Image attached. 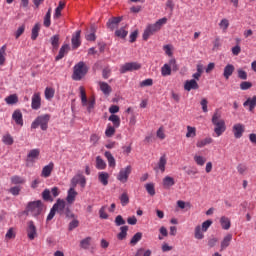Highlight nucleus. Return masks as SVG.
I'll return each mask as SVG.
<instances>
[{"label": "nucleus", "mask_w": 256, "mask_h": 256, "mask_svg": "<svg viewBox=\"0 0 256 256\" xmlns=\"http://www.w3.org/2000/svg\"><path fill=\"white\" fill-rule=\"evenodd\" d=\"M73 49H79L81 47V30H77L72 36Z\"/></svg>", "instance_id": "6ab92c4d"}, {"label": "nucleus", "mask_w": 256, "mask_h": 256, "mask_svg": "<svg viewBox=\"0 0 256 256\" xmlns=\"http://www.w3.org/2000/svg\"><path fill=\"white\" fill-rule=\"evenodd\" d=\"M88 71L89 67L87 66V64H85V62L83 61H80L75 64L73 68L72 79L74 81H81V79H83L87 75Z\"/></svg>", "instance_id": "20e7f679"}, {"label": "nucleus", "mask_w": 256, "mask_h": 256, "mask_svg": "<svg viewBox=\"0 0 256 256\" xmlns=\"http://www.w3.org/2000/svg\"><path fill=\"white\" fill-rule=\"evenodd\" d=\"M44 27H51V8L48 9L46 15L44 16Z\"/></svg>", "instance_id": "a18cd8bd"}, {"label": "nucleus", "mask_w": 256, "mask_h": 256, "mask_svg": "<svg viewBox=\"0 0 256 256\" xmlns=\"http://www.w3.org/2000/svg\"><path fill=\"white\" fill-rule=\"evenodd\" d=\"M143 239V233L137 232L130 240V245L135 246L139 241Z\"/></svg>", "instance_id": "c03bdc74"}, {"label": "nucleus", "mask_w": 256, "mask_h": 256, "mask_svg": "<svg viewBox=\"0 0 256 256\" xmlns=\"http://www.w3.org/2000/svg\"><path fill=\"white\" fill-rule=\"evenodd\" d=\"M194 161H195L196 165H198L199 167H203V165H205V163H207V158H205L202 155L196 154V155H194Z\"/></svg>", "instance_id": "79ce46f5"}, {"label": "nucleus", "mask_w": 256, "mask_h": 256, "mask_svg": "<svg viewBox=\"0 0 256 256\" xmlns=\"http://www.w3.org/2000/svg\"><path fill=\"white\" fill-rule=\"evenodd\" d=\"M208 101H207V98H203L200 102V105L202 107V111L203 113H207L209 111V109L207 108V105H208Z\"/></svg>", "instance_id": "69168bd1"}, {"label": "nucleus", "mask_w": 256, "mask_h": 256, "mask_svg": "<svg viewBox=\"0 0 256 256\" xmlns=\"http://www.w3.org/2000/svg\"><path fill=\"white\" fill-rule=\"evenodd\" d=\"M6 57H7V44H4L0 48V65H5Z\"/></svg>", "instance_id": "58836bf2"}, {"label": "nucleus", "mask_w": 256, "mask_h": 256, "mask_svg": "<svg viewBox=\"0 0 256 256\" xmlns=\"http://www.w3.org/2000/svg\"><path fill=\"white\" fill-rule=\"evenodd\" d=\"M31 108L34 111L41 109V92H35L31 98Z\"/></svg>", "instance_id": "4468645a"}, {"label": "nucleus", "mask_w": 256, "mask_h": 256, "mask_svg": "<svg viewBox=\"0 0 256 256\" xmlns=\"http://www.w3.org/2000/svg\"><path fill=\"white\" fill-rule=\"evenodd\" d=\"M104 156L108 161L109 167H111L112 169H115V167H117V162L115 161V157H113V154H111L109 151H106L104 153Z\"/></svg>", "instance_id": "c756f323"}, {"label": "nucleus", "mask_w": 256, "mask_h": 256, "mask_svg": "<svg viewBox=\"0 0 256 256\" xmlns=\"http://www.w3.org/2000/svg\"><path fill=\"white\" fill-rule=\"evenodd\" d=\"M115 129L116 128L114 126L108 124L105 130L106 137H113L115 135Z\"/></svg>", "instance_id": "8fccbe9b"}, {"label": "nucleus", "mask_w": 256, "mask_h": 256, "mask_svg": "<svg viewBox=\"0 0 256 256\" xmlns=\"http://www.w3.org/2000/svg\"><path fill=\"white\" fill-rule=\"evenodd\" d=\"M98 181L104 187H107V185H109V173H107V172H99L98 173Z\"/></svg>", "instance_id": "bb28decb"}, {"label": "nucleus", "mask_w": 256, "mask_h": 256, "mask_svg": "<svg viewBox=\"0 0 256 256\" xmlns=\"http://www.w3.org/2000/svg\"><path fill=\"white\" fill-rule=\"evenodd\" d=\"M51 119V115L44 114L38 116L31 124V129H37V127H41L42 131H47L49 127V120Z\"/></svg>", "instance_id": "0eeeda50"}, {"label": "nucleus", "mask_w": 256, "mask_h": 256, "mask_svg": "<svg viewBox=\"0 0 256 256\" xmlns=\"http://www.w3.org/2000/svg\"><path fill=\"white\" fill-rule=\"evenodd\" d=\"M100 219H109V214H107V206H102L99 210Z\"/></svg>", "instance_id": "3c124183"}, {"label": "nucleus", "mask_w": 256, "mask_h": 256, "mask_svg": "<svg viewBox=\"0 0 256 256\" xmlns=\"http://www.w3.org/2000/svg\"><path fill=\"white\" fill-rule=\"evenodd\" d=\"M121 20V17H113L109 19L107 22L108 29H110V31H114V29H117V27H119V23H121Z\"/></svg>", "instance_id": "412c9836"}, {"label": "nucleus", "mask_w": 256, "mask_h": 256, "mask_svg": "<svg viewBox=\"0 0 256 256\" xmlns=\"http://www.w3.org/2000/svg\"><path fill=\"white\" fill-rule=\"evenodd\" d=\"M166 167H167V156L164 154L159 158V161L157 163V169L158 171H161V173H165Z\"/></svg>", "instance_id": "5701e85b"}, {"label": "nucleus", "mask_w": 256, "mask_h": 256, "mask_svg": "<svg viewBox=\"0 0 256 256\" xmlns=\"http://www.w3.org/2000/svg\"><path fill=\"white\" fill-rule=\"evenodd\" d=\"M2 141L5 145H13V137L10 134L4 135Z\"/></svg>", "instance_id": "6e6d98bb"}, {"label": "nucleus", "mask_w": 256, "mask_h": 256, "mask_svg": "<svg viewBox=\"0 0 256 256\" xmlns=\"http://www.w3.org/2000/svg\"><path fill=\"white\" fill-rule=\"evenodd\" d=\"M231 241H233V234H227L224 236L220 243V251H225V249L231 245Z\"/></svg>", "instance_id": "aec40b11"}, {"label": "nucleus", "mask_w": 256, "mask_h": 256, "mask_svg": "<svg viewBox=\"0 0 256 256\" xmlns=\"http://www.w3.org/2000/svg\"><path fill=\"white\" fill-rule=\"evenodd\" d=\"M235 72V66H233L232 64H227L224 67V72H223V76L226 79H229V77H231V75H233V73Z\"/></svg>", "instance_id": "2f4dec72"}, {"label": "nucleus", "mask_w": 256, "mask_h": 256, "mask_svg": "<svg viewBox=\"0 0 256 256\" xmlns=\"http://www.w3.org/2000/svg\"><path fill=\"white\" fill-rule=\"evenodd\" d=\"M141 64L138 62H128L120 66V73H127L129 71H139Z\"/></svg>", "instance_id": "9b49d317"}, {"label": "nucleus", "mask_w": 256, "mask_h": 256, "mask_svg": "<svg viewBox=\"0 0 256 256\" xmlns=\"http://www.w3.org/2000/svg\"><path fill=\"white\" fill-rule=\"evenodd\" d=\"M51 45L54 47V49H57V47H59V35H54L51 38Z\"/></svg>", "instance_id": "0e129e2a"}, {"label": "nucleus", "mask_w": 256, "mask_h": 256, "mask_svg": "<svg viewBox=\"0 0 256 256\" xmlns=\"http://www.w3.org/2000/svg\"><path fill=\"white\" fill-rule=\"evenodd\" d=\"M44 97L47 101H51L55 97V89L53 87H46L44 90Z\"/></svg>", "instance_id": "473e14b6"}, {"label": "nucleus", "mask_w": 256, "mask_h": 256, "mask_svg": "<svg viewBox=\"0 0 256 256\" xmlns=\"http://www.w3.org/2000/svg\"><path fill=\"white\" fill-rule=\"evenodd\" d=\"M153 85V79L148 78L140 82V87H151Z\"/></svg>", "instance_id": "680f3d73"}, {"label": "nucleus", "mask_w": 256, "mask_h": 256, "mask_svg": "<svg viewBox=\"0 0 256 256\" xmlns=\"http://www.w3.org/2000/svg\"><path fill=\"white\" fill-rule=\"evenodd\" d=\"M211 225H213V221L211 220H206L202 223V225H197L194 229L195 239H198V241H201V239H205L204 233H207Z\"/></svg>", "instance_id": "423d86ee"}, {"label": "nucleus", "mask_w": 256, "mask_h": 256, "mask_svg": "<svg viewBox=\"0 0 256 256\" xmlns=\"http://www.w3.org/2000/svg\"><path fill=\"white\" fill-rule=\"evenodd\" d=\"M70 183L71 187H74V189L77 187V185L85 188V185H87V178H85V176H83L82 174H78L71 179Z\"/></svg>", "instance_id": "f8f14e48"}, {"label": "nucleus", "mask_w": 256, "mask_h": 256, "mask_svg": "<svg viewBox=\"0 0 256 256\" xmlns=\"http://www.w3.org/2000/svg\"><path fill=\"white\" fill-rule=\"evenodd\" d=\"M120 201L121 204L123 205V207H125V205L129 204V195H127L126 192H124L121 196H120Z\"/></svg>", "instance_id": "13d9d810"}, {"label": "nucleus", "mask_w": 256, "mask_h": 256, "mask_svg": "<svg viewBox=\"0 0 256 256\" xmlns=\"http://www.w3.org/2000/svg\"><path fill=\"white\" fill-rule=\"evenodd\" d=\"M27 237L30 241H33L35 237H37V227H35V223H33V221L28 222Z\"/></svg>", "instance_id": "f3484780"}, {"label": "nucleus", "mask_w": 256, "mask_h": 256, "mask_svg": "<svg viewBox=\"0 0 256 256\" xmlns=\"http://www.w3.org/2000/svg\"><path fill=\"white\" fill-rule=\"evenodd\" d=\"M26 212L27 215H32V217L39 216L40 213H43V202H41V200H37L28 203Z\"/></svg>", "instance_id": "6e6552de"}, {"label": "nucleus", "mask_w": 256, "mask_h": 256, "mask_svg": "<svg viewBox=\"0 0 256 256\" xmlns=\"http://www.w3.org/2000/svg\"><path fill=\"white\" fill-rule=\"evenodd\" d=\"M237 172L239 173V175H246L247 174V165L238 164Z\"/></svg>", "instance_id": "4d7b16f0"}, {"label": "nucleus", "mask_w": 256, "mask_h": 256, "mask_svg": "<svg viewBox=\"0 0 256 256\" xmlns=\"http://www.w3.org/2000/svg\"><path fill=\"white\" fill-rule=\"evenodd\" d=\"M164 189H171L175 185V178L171 176H165L162 180Z\"/></svg>", "instance_id": "b1692460"}, {"label": "nucleus", "mask_w": 256, "mask_h": 256, "mask_svg": "<svg viewBox=\"0 0 256 256\" xmlns=\"http://www.w3.org/2000/svg\"><path fill=\"white\" fill-rule=\"evenodd\" d=\"M80 247L82 249H89V247H91V237H87L81 240Z\"/></svg>", "instance_id": "09e8293b"}, {"label": "nucleus", "mask_w": 256, "mask_h": 256, "mask_svg": "<svg viewBox=\"0 0 256 256\" xmlns=\"http://www.w3.org/2000/svg\"><path fill=\"white\" fill-rule=\"evenodd\" d=\"M108 120L111 121V123H113L116 129H119V127H121V118L119 116L111 114Z\"/></svg>", "instance_id": "c9c22d12"}, {"label": "nucleus", "mask_w": 256, "mask_h": 256, "mask_svg": "<svg viewBox=\"0 0 256 256\" xmlns=\"http://www.w3.org/2000/svg\"><path fill=\"white\" fill-rule=\"evenodd\" d=\"M186 129H187V132H186L187 139H193L197 137V128L193 126H187Z\"/></svg>", "instance_id": "e433bc0d"}, {"label": "nucleus", "mask_w": 256, "mask_h": 256, "mask_svg": "<svg viewBox=\"0 0 256 256\" xmlns=\"http://www.w3.org/2000/svg\"><path fill=\"white\" fill-rule=\"evenodd\" d=\"M71 48L69 47L68 44H64L60 50H59V53L58 55L56 56L55 60L56 61H60V59H63L68 53H69V50Z\"/></svg>", "instance_id": "a878e982"}, {"label": "nucleus", "mask_w": 256, "mask_h": 256, "mask_svg": "<svg viewBox=\"0 0 256 256\" xmlns=\"http://www.w3.org/2000/svg\"><path fill=\"white\" fill-rule=\"evenodd\" d=\"M163 25H167L166 17L159 19L154 24H148L143 32L142 39L144 41H149V37L155 35L158 31H161Z\"/></svg>", "instance_id": "f03ea898"}, {"label": "nucleus", "mask_w": 256, "mask_h": 256, "mask_svg": "<svg viewBox=\"0 0 256 256\" xmlns=\"http://www.w3.org/2000/svg\"><path fill=\"white\" fill-rule=\"evenodd\" d=\"M96 169H98L99 171L107 169V162H105V160H103L101 156L96 157Z\"/></svg>", "instance_id": "72a5a7b5"}, {"label": "nucleus", "mask_w": 256, "mask_h": 256, "mask_svg": "<svg viewBox=\"0 0 256 256\" xmlns=\"http://www.w3.org/2000/svg\"><path fill=\"white\" fill-rule=\"evenodd\" d=\"M79 91L82 106L86 107L88 113H91V111L95 109V96H92L89 99H87V93L85 92V87L83 86L79 87Z\"/></svg>", "instance_id": "39448f33"}, {"label": "nucleus", "mask_w": 256, "mask_h": 256, "mask_svg": "<svg viewBox=\"0 0 256 256\" xmlns=\"http://www.w3.org/2000/svg\"><path fill=\"white\" fill-rule=\"evenodd\" d=\"M145 189H146L147 193H149L151 195V197H153L155 195V184L148 183L145 185Z\"/></svg>", "instance_id": "603ef678"}, {"label": "nucleus", "mask_w": 256, "mask_h": 256, "mask_svg": "<svg viewBox=\"0 0 256 256\" xmlns=\"http://www.w3.org/2000/svg\"><path fill=\"white\" fill-rule=\"evenodd\" d=\"M171 67H177V61L175 60V58L170 59L169 63H165L161 67L162 77H169V75H171Z\"/></svg>", "instance_id": "9d476101"}, {"label": "nucleus", "mask_w": 256, "mask_h": 256, "mask_svg": "<svg viewBox=\"0 0 256 256\" xmlns=\"http://www.w3.org/2000/svg\"><path fill=\"white\" fill-rule=\"evenodd\" d=\"M128 33L129 32L127 30H125V27L120 28L115 31L116 37H120V39H125L127 37Z\"/></svg>", "instance_id": "de8ad7c7"}, {"label": "nucleus", "mask_w": 256, "mask_h": 256, "mask_svg": "<svg viewBox=\"0 0 256 256\" xmlns=\"http://www.w3.org/2000/svg\"><path fill=\"white\" fill-rule=\"evenodd\" d=\"M133 171V168L131 165L126 166L125 168L120 169L117 180L120 181V183H127L129 181V175H131V172Z\"/></svg>", "instance_id": "1a4fd4ad"}, {"label": "nucleus", "mask_w": 256, "mask_h": 256, "mask_svg": "<svg viewBox=\"0 0 256 256\" xmlns=\"http://www.w3.org/2000/svg\"><path fill=\"white\" fill-rule=\"evenodd\" d=\"M56 213L59 215H66V217H74V215L71 213V209L67 207V202L61 198H58L56 203L51 208L47 216V221H51L53 217H55Z\"/></svg>", "instance_id": "f257e3e1"}, {"label": "nucleus", "mask_w": 256, "mask_h": 256, "mask_svg": "<svg viewBox=\"0 0 256 256\" xmlns=\"http://www.w3.org/2000/svg\"><path fill=\"white\" fill-rule=\"evenodd\" d=\"M39 31H41V24L36 23L32 28V34H31L32 41H35L37 37H39Z\"/></svg>", "instance_id": "a19ab883"}, {"label": "nucleus", "mask_w": 256, "mask_h": 256, "mask_svg": "<svg viewBox=\"0 0 256 256\" xmlns=\"http://www.w3.org/2000/svg\"><path fill=\"white\" fill-rule=\"evenodd\" d=\"M232 133L235 139H241L243 137V133H245V124L236 123L232 127Z\"/></svg>", "instance_id": "ddd939ff"}, {"label": "nucleus", "mask_w": 256, "mask_h": 256, "mask_svg": "<svg viewBox=\"0 0 256 256\" xmlns=\"http://www.w3.org/2000/svg\"><path fill=\"white\" fill-rule=\"evenodd\" d=\"M220 225L224 231H229L231 229V219L227 216H222L220 218Z\"/></svg>", "instance_id": "c85d7f7f"}, {"label": "nucleus", "mask_w": 256, "mask_h": 256, "mask_svg": "<svg viewBox=\"0 0 256 256\" xmlns=\"http://www.w3.org/2000/svg\"><path fill=\"white\" fill-rule=\"evenodd\" d=\"M244 107H248L250 112H253L256 107V96H253L252 98H248L244 103Z\"/></svg>", "instance_id": "cd10ccee"}, {"label": "nucleus", "mask_w": 256, "mask_h": 256, "mask_svg": "<svg viewBox=\"0 0 256 256\" xmlns=\"http://www.w3.org/2000/svg\"><path fill=\"white\" fill-rule=\"evenodd\" d=\"M127 231H129V226H121L120 232L117 234V239L119 241H124V239H127Z\"/></svg>", "instance_id": "f704fd0d"}, {"label": "nucleus", "mask_w": 256, "mask_h": 256, "mask_svg": "<svg viewBox=\"0 0 256 256\" xmlns=\"http://www.w3.org/2000/svg\"><path fill=\"white\" fill-rule=\"evenodd\" d=\"M212 125H214V133L216 137H221L227 131L225 120L221 118V111L216 109L212 116Z\"/></svg>", "instance_id": "7ed1b4c3"}, {"label": "nucleus", "mask_w": 256, "mask_h": 256, "mask_svg": "<svg viewBox=\"0 0 256 256\" xmlns=\"http://www.w3.org/2000/svg\"><path fill=\"white\" fill-rule=\"evenodd\" d=\"M12 121L16 123L19 127H23V113L21 110L17 109L12 114Z\"/></svg>", "instance_id": "a211bd4d"}, {"label": "nucleus", "mask_w": 256, "mask_h": 256, "mask_svg": "<svg viewBox=\"0 0 256 256\" xmlns=\"http://www.w3.org/2000/svg\"><path fill=\"white\" fill-rule=\"evenodd\" d=\"M163 51L168 55V57H173V45L167 44L163 46Z\"/></svg>", "instance_id": "864d4df0"}, {"label": "nucleus", "mask_w": 256, "mask_h": 256, "mask_svg": "<svg viewBox=\"0 0 256 256\" xmlns=\"http://www.w3.org/2000/svg\"><path fill=\"white\" fill-rule=\"evenodd\" d=\"M220 29L223 31V33H227V30L229 29V21L227 18H223L219 23Z\"/></svg>", "instance_id": "49530a36"}, {"label": "nucleus", "mask_w": 256, "mask_h": 256, "mask_svg": "<svg viewBox=\"0 0 256 256\" xmlns=\"http://www.w3.org/2000/svg\"><path fill=\"white\" fill-rule=\"evenodd\" d=\"M77 195H79V193H77V190H75V188L71 186L67 191V196H66L67 205H73V203H75L77 199Z\"/></svg>", "instance_id": "2eb2a0df"}, {"label": "nucleus", "mask_w": 256, "mask_h": 256, "mask_svg": "<svg viewBox=\"0 0 256 256\" xmlns=\"http://www.w3.org/2000/svg\"><path fill=\"white\" fill-rule=\"evenodd\" d=\"M251 87H253V84L251 82L244 81L240 84V89L242 91H247V89H251Z\"/></svg>", "instance_id": "052dcab7"}, {"label": "nucleus", "mask_w": 256, "mask_h": 256, "mask_svg": "<svg viewBox=\"0 0 256 256\" xmlns=\"http://www.w3.org/2000/svg\"><path fill=\"white\" fill-rule=\"evenodd\" d=\"M12 185H23L25 183V178L21 176H12L10 178Z\"/></svg>", "instance_id": "37998d69"}, {"label": "nucleus", "mask_w": 256, "mask_h": 256, "mask_svg": "<svg viewBox=\"0 0 256 256\" xmlns=\"http://www.w3.org/2000/svg\"><path fill=\"white\" fill-rule=\"evenodd\" d=\"M211 143H213V138L206 137V138L198 140L196 142V147L198 149H203V147H207V145H211Z\"/></svg>", "instance_id": "393cba45"}, {"label": "nucleus", "mask_w": 256, "mask_h": 256, "mask_svg": "<svg viewBox=\"0 0 256 256\" xmlns=\"http://www.w3.org/2000/svg\"><path fill=\"white\" fill-rule=\"evenodd\" d=\"M5 102L7 103V105H15L19 103V97L17 96V94H11L5 98Z\"/></svg>", "instance_id": "4c0bfd02"}, {"label": "nucleus", "mask_w": 256, "mask_h": 256, "mask_svg": "<svg viewBox=\"0 0 256 256\" xmlns=\"http://www.w3.org/2000/svg\"><path fill=\"white\" fill-rule=\"evenodd\" d=\"M135 256H151V250L139 249Z\"/></svg>", "instance_id": "774afa93"}, {"label": "nucleus", "mask_w": 256, "mask_h": 256, "mask_svg": "<svg viewBox=\"0 0 256 256\" xmlns=\"http://www.w3.org/2000/svg\"><path fill=\"white\" fill-rule=\"evenodd\" d=\"M99 88L102 91V93H104L105 95H111V91H113V89L107 84V82H98Z\"/></svg>", "instance_id": "7c9ffc66"}, {"label": "nucleus", "mask_w": 256, "mask_h": 256, "mask_svg": "<svg viewBox=\"0 0 256 256\" xmlns=\"http://www.w3.org/2000/svg\"><path fill=\"white\" fill-rule=\"evenodd\" d=\"M156 136L158 139H160V141H163V139H165V137H167L165 135V128H163V126H161L157 132H156Z\"/></svg>", "instance_id": "5fc2aeb1"}, {"label": "nucleus", "mask_w": 256, "mask_h": 256, "mask_svg": "<svg viewBox=\"0 0 256 256\" xmlns=\"http://www.w3.org/2000/svg\"><path fill=\"white\" fill-rule=\"evenodd\" d=\"M114 223L116 227H121V225H125V219H123V216L118 215L116 216Z\"/></svg>", "instance_id": "bf43d9fd"}, {"label": "nucleus", "mask_w": 256, "mask_h": 256, "mask_svg": "<svg viewBox=\"0 0 256 256\" xmlns=\"http://www.w3.org/2000/svg\"><path fill=\"white\" fill-rule=\"evenodd\" d=\"M184 89L185 91H192V89L197 90L199 89V83H197L195 79L186 80L184 83Z\"/></svg>", "instance_id": "4be33fe9"}, {"label": "nucleus", "mask_w": 256, "mask_h": 256, "mask_svg": "<svg viewBox=\"0 0 256 256\" xmlns=\"http://www.w3.org/2000/svg\"><path fill=\"white\" fill-rule=\"evenodd\" d=\"M39 155H41V151L36 148L29 151L27 158L30 159V161H35V159H38Z\"/></svg>", "instance_id": "ea45409f"}, {"label": "nucleus", "mask_w": 256, "mask_h": 256, "mask_svg": "<svg viewBox=\"0 0 256 256\" xmlns=\"http://www.w3.org/2000/svg\"><path fill=\"white\" fill-rule=\"evenodd\" d=\"M9 193H11V195L17 196V195H19V193H21V187L14 186L9 189Z\"/></svg>", "instance_id": "338daca9"}, {"label": "nucleus", "mask_w": 256, "mask_h": 256, "mask_svg": "<svg viewBox=\"0 0 256 256\" xmlns=\"http://www.w3.org/2000/svg\"><path fill=\"white\" fill-rule=\"evenodd\" d=\"M53 169H55V163L49 162V164H47L42 168L41 177H44V179L51 177V174L53 173Z\"/></svg>", "instance_id": "dca6fc26"}, {"label": "nucleus", "mask_w": 256, "mask_h": 256, "mask_svg": "<svg viewBox=\"0 0 256 256\" xmlns=\"http://www.w3.org/2000/svg\"><path fill=\"white\" fill-rule=\"evenodd\" d=\"M16 234H15V229L13 228H9V230L7 231L5 238L6 239H15Z\"/></svg>", "instance_id": "e2e57ef3"}]
</instances>
